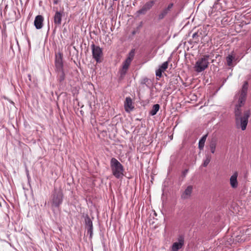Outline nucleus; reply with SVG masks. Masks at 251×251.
Wrapping results in <instances>:
<instances>
[{
    "instance_id": "obj_1",
    "label": "nucleus",
    "mask_w": 251,
    "mask_h": 251,
    "mask_svg": "<svg viewBox=\"0 0 251 251\" xmlns=\"http://www.w3.org/2000/svg\"><path fill=\"white\" fill-rule=\"evenodd\" d=\"M248 89V83L247 81H245L241 91L238 94L237 103L235 105L234 109L236 127L237 128H241L242 130H245L246 129L249 118L251 115L250 109H245L242 112L241 108L245 103Z\"/></svg>"
},
{
    "instance_id": "obj_2",
    "label": "nucleus",
    "mask_w": 251,
    "mask_h": 251,
    "mask_svg": "<svg viewBox=\"0 0 251 251\" xmlns=\"http://www.w3.org/2000/svg\"><path fill=\"white\" fill-rule=\"evenodd\" d=\"M63 194L62 189L54 187L50 199L51 206L59 207L63 202Z\"/></svg>"
},
{
    "instance_id": "obj_3",
    "label": "nucleus",
    "mask_w": 251,
    "mask_h": 251,
    "mask_svg": "<svg viewBox=\"0 0 251 251\" xmlns=\"http://www.w3.org/2000/svg\"><path fill=\"white\" fill-rule=\"evenodd\" d=\"M110 167L113 175L117 178H119L123 176L124 167L115 158L113 157L111 159Z\"/></svg>"
},
{
    "instance_id": "obj_4",
    "label": "nucleus",
    "mask_w": 251,
    "mask_h": 251,
    "mask_svg": "<svg viewBox=\"0 0 251 251\" xmlns=\"http://www.w3.org/2000/svg\"><path fill=\"white\" fill-rule=\"evenodd\" d=\"M209 55H204L199 58L195 65V70L200 73L205 70L209 65Z\"/></svg>"
},
{
    "instance_id": "obj_5",
    "label": "nucleus",
    "mask_w": 251,
    "mask_h": 251,
    "mask_svg": "<svg viewBox=\"0 0 251 251\" xmlns=\"http://www.w3.org/2000/svg\"><path fill=\"white\" fill-rule=\"evenodd\" d=\"M91 47L93 58L97 63L101 62V61L100 58L102 57L103 55L102 49L99 46H96L94 44H92Z\"/></svg>"
},
{
    "instance_id": "obj_6",
    "label": "nucleus",
    "mask_w": 251,
    "mask_h": 251,
    "mask_svg": "<svg viewBox=\"0 0 251 251\" xmlns=\"http://www.w3.org/2000/svg\"><path fill=\"white\" fill-rule=\"evenodd\" d=\"M177 242H175L172 246V251H178L182 248L184 244V237L179 235L177 239Z\"/></svg>"
},
{
    "instance_id": "obj_7",
    "label": "nucleus",
    "mask_w": 251,
    "mask_h": 251,
    "mask_svg": "<svg viewBox=\"0 0 251 251\" xmlns=\"http://www.w3.org/2000/svg\"><path fill=\"white\" fill-rule=\"evenodd\" d=\"M154 4V0H150L147 2L142 7L141 9L137 11L138 14H145L146 13L151 9Z\"/></svg>"
},
{
    "instance_id": "obj_8",
    "label": "nucleus",
    "mask_w": 251,
    "mask_h": 251,
    "mask_svg": "<svg viewBox=\"0 0 251 251\" xmlns=\"http://www.w3.org/2000/svg\"><path fill=\"white\" fill-rule=\"evenodd\" d=\"M55 70L63 69L62 54L60 52L55 55Z\"/></svg>"
},
{
    "instance_id": "obj_9",
    "label": "nucleus",
    "mask_w": 251,
    "mask_h": 251,
    "mask_svg": "<svg viewBox=\"0 0 251 251\" xmlns=\"http://www.w3.org/2000/svg\"><path fill=\"white\" fill-rule=\"evenodd\" d=\"M174 4L173 3H170L167 7L164 8L162 9L159 13L158 15V18L159 20H162L164 19L171 11L172 8H173Z\"/></svg>"
},
{
    "instance_id": "obj_10",
    "label": "nucleus",
    "mask_w": 251,
    "mask_h": 251,
    "mask_svg": "<svg viewBox=\"0 0 251 251\" xmlns=\"http://www.w3.org/2000/svg\"><path fill=\"white\" fill-rule=\"evenodd\" d=\"M86 228H87V233L90 235V238H92L93 235V223L92 220L89 217H86L85 219Z\"/></svg>"
},
{
    "instance_id": "obj_11",
    "label": "nucleus",
    "mask_w": 251,
    "mask_h": 251,
    "mask_svg": "<svg viewBox=\"0 0 251 251\" xmlns=\"http://www.w3.org/2000/svg\"><path fill=\"white\" fill-rule=\"evenodd\" d=\"M130 59H126L123 63L122 69L120 71L121 76H124L126 73L131 61L129 60Z\"/></svg>"
},
{
    "instance_id": "obj_12",
    "label": "nucleus",
    "mask_w": 251,
    "mask_h": 251,
    "mask_svg": "<svg viewBox=\"0 0 251 251\" xmlns=\"http://www.w3.org/2000/svg\"><path fill=\"white\" fill-rule=\"evenodd\" d=\"M124 107L126 111L127 112H129L134 109V106H132V100L130 97L126 98Z\"/></svg>"
},
{
    "instance_id": "obj_13",
    "label": "nucleus",
    "mask_w": 251,
    "mask_h": 251,
    "mask_svg": "<svg viewBox=\"0 0 251 251\" xmlns=\"http://www.w3.org/2000/svg\"><path fill=\"white\" fill-rule=\"evenodd\" d=\"M237 60L238 58L236 57V55L233 51H232L230 54H229L226 57L227 65L229 67H233L234 66L233 62L236 61Z\"/></svg>"
},
{
    "instance_id": "obj_14",
    "label": "nucleus",
    "mask_w": 251,
    "mask_h": 251,
    "mask_svg": "<svg viewBox=\"0 0 251 251\" xmlns=\"http://www.w3.org/2000/svg\"><path fill=\"white\" fill-rule=\"evenodd\" d=\"M238 174L237 172L234 173V174L230 176V184L232 188H236L238 187V181L237 177Z\"/></svg>"
},
{
    "instance_id": "obj_15",
    "label": "nucleus",
    "mask_w": 251,
    "mask_h": 251,
    "mask_svg": "<svg viewBox=\"0 0 251 251\" xmlns=\"http://www.w3.org/2000/svg\"><path fill=\"white\" fill-rule=\"evenodd\" d=\"M43 17L41 15H38L35 17L34 24L37 29H41L43 27Z\"/></svg>"
},
{
    "instance_id": "obj_16",
    "label": "nucleus",
    "mask_w": 251,
    "mask_h": 251,
    "mask_svg": "<svg viewBox=\"0 0 251 251\" xmlns=\"http://www.w3.org/2000/svg\"><path fill=\"white\" fill-rule=\"evenodd\" d=\"M193 188L192 185L187 186L184 192L182 193L181 198L183 199H187L190 198L192 193Z\"/></svg>"
},
{
    "instance_id": "obj_17",
    "label": "nucleus",
    "mask_w": 251,
    "mask_h": 251,
    "mask_svg": "<svg viewBox=\"0 0 251 251\" xmlns=\"http://www.w3.org/2000/svg\"><path fill=\"white\" fill-rule=\"evenodd\" d=\"M63 12L56 11L54 16V23L56 25L61 24Z\"/></svg>"
},
{
    "instance_id": "obj_18",
    "label": "nucleus",
    "mask_w": 251,
    "mask_h": 251,
    "mask_svg": "<svg viewBox=\"0 0 251 251\" xmlns=\"http://www.w3.org/2000/svg\"><path fill=\"white\" fill-rule=\"evenodd\" d=\"M57 73L58 80L60 83H62L65 79V75L63 69L55 70Z\"/></svg>"
},
{
    "instance_id": "obj_19",
    "label": "nucleus",
    "mask_w": 251,
    "mask_h": 251,
    "mask_svg": "<svg viewBox=\"0 0 251 251\" xmlns=\"http://www.w3.org/2000/svg\"><path fill=\"white\" fill-rule=\"evenodd\" d=\"M217 145V140L216 138H212L210 142L209 148L211 153H214Z\"/></svg>"
},
{
    "instance_id": "obj_20",
    "label": "nucleus",
    "mask_w": 251,
    "mask_h": 251,
    "mask_svg": "<svg viewBox=\"0 0 251 251\" xmlns=\"http://www.w3.org/2000/svg\"><path fill=\"white\" fill-rule=\"evenodd\" d=\"M160 105L158 104H154L152 106L151 110L149 112V114L151 116H154L156 114L160 109Z\"/></svg>"
},
{
    "instance_id": "obj_21",
    "label": "nucleus",
    "mask_w": 251,
    "mask_h": 251,
    "mask_svg": "<svg viewBox=\"0 0 251 251\" xmlns=\"http://www.w3.org/2000/svg\"><path fill=\"white\" fill-rule=\"evenodd\" d=\"M207 136V134L204 135L200 140L199 142V148L200 150H202L203 149Z\"/></svg>"
},
{
    "instance_id": "obj_22",
    "label": "nucleus",
    "mask_w": 251,
    "mask_h": 251,
    "mask_svg": "<svg viewBox=\"0 0 251 251\" xmlns=\"http://www.w3.org/2000/svg\"><path fill=\"white\" fill-rule=\"evenodd\" d=\"M201 33H199V32H196L192 35V38L195 40V42L198 43L199 42V37L201 35Z\"/></svg>"
},
{
    "instance_id": "obj_23",
    "label": "nucleus",
    "mask_w": 251,
    "mask_h": 251,
    "mask_svg": "<svg viewBox=\"0 0 251 251\" xmlns=\"http://www.w3.org/2000/svg\"><path fill=\"white\" fill-rule=\"evenodd\" d=\"M169 61L164 62L159 68L162 71H165L168 67Z\"/></svg>"
},
{
    "instance_id": "obj_24",
    "label": "nucleus",
    "mask_w": 251,
    "mask_h": 251,
    "mask_svg": "<svg viewBox=\"0 0 251 251\" xmlns=\"http://www.w3.org/2000/svg\"><path fill=\"white\" fill-rule=\"evenodd\" d=\"M134 54H135V50L134 49H132L129 52L128 55V57H127L126 59H130L129 60L132 61V60H133V57L134 56Z\"/></svg>"
},
{
    "instance_id": "obj_25",
    "label": "nucleus",
    "mask_w": 251,
    "mask_h": 251,
    "mask_svg": "<svg viewBox=\"0 0 251 251\" xmlns=\"http://www.w3.org/2000/svg\"><path fill=\"white\" fill-rule=\"evenodd\" d=\"M210 160H211V157L208 155H206V158L204 160V162L203 163V166L206 167L208 165V164L209 163Z\"/></svg>"
},
{
    "instance_id": "obj_26",
    "label": "nucleus",
    "mask_w": 251,
    "mask_h": 251,
    "mask_svg": "<svg viewBox=\"0 0 251 251\" xmlns=\"http://www.w3.org/2000/svg\"><path fill=\"white\" fill-rule=\"evenodd\" d=\"M162 72H163V71L161 70V69H157L156 71V72H155L156 76L157 77H161L162 76Z\"/></svg>"
},
{
    "instance_id": "obj_27",
    "label": "nucleus",
    "mask_w": 251,
    "mask_h": 251,
    "mask_svg": "<svg viewBox=\"0 0 251 251\" xmlns=\"http://www.w3.org/2000/svg\"><path fill=\"white\" fill-rule=\"evenodd\" d=\"M188 172V169H185L182 172V175L184 177H185L186 175H187V173Z\"/></svg>"
},
{
    "instance_id": "obj_28",
    "label": "nucleus",
    "mask_w": 251,
    "mask_h": 251,
    "mask_svg": "<svg viewBox=\"0 0 251 251\" xmlns=\"http://www.w3.org/2000/svg\"><path fill=\"white\" fill-rule=\"evenodd\" d=\"M220 0H216V1H215L214 2V4L213 5V6H214L215 5H216V4H218V2L220 1Z\"/></svg>"
},
{
    "instance_id": "obj_29",
    "label": "nucleus",
    "mask_w": 251,
    "mask_h": 251,
    "mask_svg": "<svg viewBox=\"0 0 251 251\" xmlns=\"http://www.w3.org/2000/svg\"><path fill=\"white\" fill-rule=\"evenodd\" d=\"M28 77L29 80L30 81H31V75L28 74Z\"/></svg>"
},
{
    "instance_id": "obj_30",
    "label": "nucleus",
    "mask_w": 251,
    "mask_h": 251,
    "mask_svg": "<svg viewBox=\"0 0 251 251\" xmlns=\"http://www.w3.org/2000/svg\"><path fill=\"white\" fill-rule=\"evenodd\" d=\"M54 4H57V0H54L53 1Z\"/></svg>"
},
{
    "instance_id": "obj_31",
    "label": "nucleus",
    "mask_w": 251,
    "mask_h": 251,
    "mask_svg": "<svg viewBox=\"0 0 251 251\" xmlns=\"http://www.w3.org/2000/svg\"><path fill=\"white\" fill-rule=\"evenodd\" d=\"M135 33H136V31H132V34L133 35L135 34Z\"/></svg>"
}]
</instances>
